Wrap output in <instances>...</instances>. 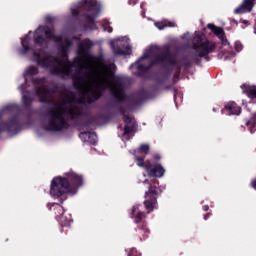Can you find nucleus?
Masks as SVG:
<instances>
[{"mask_svg": "<svg viewBox=\"0 0 256 256\" xmlns=\"http://www.w3.org/2000/svg\"><path fill=\"white\" fill-rule=\"evenodd\" d=\"M192 48L194 51H190L188 55L183 56L180 60L173 58L171 53V48L168 46L164 47V68L166 71H169V66L175 67L179 73L181 69H189L193 65H201V59L209 61V55L215 53L217 49V43L207 39L205 34H198L194 37Z\"/></svg>", "mask_w": 256, "mask_h": 256, "instance_id": "obj_1", "label": "nucleus"}, {"mask_svg": "<svg viewBox=\"0 0 256 256\" xmlns=\"http://www.w3.org/2000/svg\"><path fill=\"white\" fill-rule=\"evenodd\" d=\"M80 187H83V175L69 171L65 174V177L57 176L52 179L50 195L55 199H60V203H64L67 196L63 198V195H67V193L75 195Z\"/></svg>", "mask_w": 256, "mask_h": 256, "instance_id": "obj_2", "label": "nucleus"}, {"mask_svg": "<svg viewBox=\"0 0 256 256\" xmlns=\"http://www.w3.org/2000/svg\"><path fill=\"white\" fill-rule=\"evenodd\" d=\"M49 41H54L58 45L60 55L63 59H69V52L73 47V41L69 38L63 40V35H55V32L49 28L39 27L34 32V45L41 49L49 47Z\"/></svg>", "mask_w": 256, "mask_h": 256, "instance_id": "obj_3", "label": "nucleus"}, {"mask_svg": "<svg viewBox=\"0 0 256 256\" xmlns=\"http://www.w3.org/2000/svg\"><path fill=\"white\" fill-rule=\"evenodd\" d=\"M65 93V99L60 104H54V107L48 109L46 114L48 119V124L45 127L46 131L59 132L69 128V122L65 119V112L67 110L63 107H65L67 103H73L75 94L69 91H65Z\"/></svg>", "mask_w": 256, "mask_h": 256, "instance_id": "obj_4", "label": "nucleus"}, {"mask_svg": "<svg viewBox=\"0 0 256 256\" xmlns=\"http://www.w3.org/2000/svg\"><path fill=\"white\" fill-rule=\"evenodd\" d=\"M33 57L43 69H49L51 75L56 77H69L73 73V66L71 63H65L58 57L52 55L41 56V52L34 51Z\"/></svg>", "mask_w": 256, "mask_h": 256, "instance_id": "obj_5", "label": "nucleus"}, {"mask_svg": "<svg viewBox=\"0 0 256 256\" xmlns=\"http://www.w3.org/2000/svg\"><path fill=\"white\" fill-rule=\"evenodd\" d=\"M115 79V72L110 71L107 74V77H99L97 80L92 81V87L87 90L82 91V95L87 97V103L89 105L95 103V101H99L101 97H103V90L107 89L109 86V81H113Z\"/></svg>", "mask_w": 256, "mask_h": 256, "instance_id": "obj_6", "label": "nucleus"}, {"mask_svg": "<svg viewBox=\"0 0 256 256\" xmlns=\"http://www.w3.org/2000/svg\"><path fill=\"white\" fill-rule=\"evenodd\" d=\"M112 97H114L117 102L113 103L110 107L112 109H117L119 113L123 115V122L125 123L123 137H125V135H131V133H134V131L137 130V123L133 121L131 116H127V114H125V108H123V106H119V103L127 101L129 96H127L123 91L118 93L112 91Z\"/></svg>", "mask_w": 256, "mask_h": 256, "instance_id": "obj_7", "label": "nucleus"}, {"mask_svg": "<svg viewBox=\"0 0 256 256\" xmlns=\"http://www.w3.org/2000/svg\"><path fill=\"white\" fill-rule=\"evenodd\" d=\"M136 163L138 167L145 169L148 177H155L156 179H161L165 175V168L161 163L155 161H147L145 163V156H136Z\"/></svg>", "mask_w": 256, "mask_h": 256, "instance_id": "obj_8", "label": "nucleus"}, {"mask_svg": "<svg viewBox=\"0 0 256 256\" xmlns=\"http://www.w3.org/2000/svg\"><path fill=\"white\" fill-rule=\"evenodd\" d=\"M144 184L148 186V191L145 192L144 206L145 209L148 210L147 213H153V211H155V206L157 205L159 190L157 189V185L148 179L144 180Z\"/></svg>", "mask_w": 256, "mask_h": 256, "instance_id": "obj_9", "label": "nucleus"}, {"mask_svg": "<svg viewBox=\"0 0 256 256\" xmlns=\"http://www.w3.org/2000/svg\"><path fill=\"white\" fill-rule=\"evenodd\" d=\"M131 215L134 219V223L138 225L136 231L141 241H143V239H147L151 231L147 227V222L144 220L146 217L145 212H141V211L137 212V207L134 206L132 209Z\"/></svg>", "mask_w": 256, "mask_h": 256, "instance_id": "obj_10", "label": "nucleus"}, {"mask_svg": "<svg viewBox=\"0 0 256 256\" xmlns=\"http://www.w3.org/2000/svg\"><path fill=\"white\" fill-rule=\"evenodd\" d=\"M19 131H21V121L19 120V115H14L7 121L0 122V139L2 138L3 133H7L8 135H17Z\"/></svg>", "mask_w": 256, "mask_h": 256, "instance_id": "obj_11", "label": "nucleus"}, {"mask_svg": "<svg viewBox=\"0 0 256 256\" xmlns=\"http://www.w3.org/2000/svg\"><path fill=\"white\" fill-rule=\"evenodd\" d=\"M18 89L22 93V105L24 109H31L33 98H31V92L27 91V79H25V82Z\"/></svg>", "mask_w": 256, "mask_h": 256, "instance_id": "obj_12", "label": "nucleus"}, {"mask_svg": "<svg viewBox=\"0 0 256 256\" xmlns=\"http://www.w3.org/2000/svg\"><path fill=\"white\" fill-rule=\"evenodd\" d=\"M207 29L212 31L218 37L222 45L224 46L231 45L229 43V40H227V36L225 35V30H223V28L216 26L215 24L209 23L207 24Z\"/></svg>", "mask_w": 256, "mask_h": 256, "instance_id": "obj_13", "label": "nucleus"}, {"mask_svg": "<svg viewBox=\"0 0 256 256\" xmlns=\"http://www.w3.org/2000/svg\"><path fill=\"white\" fill-rule=\"evenodd\" d=\"M207 29L212 31L218 37L222 45L224 46L231 45L229 43V40H227V36L225 35V30H223V28L216 26L215 24L209 23L207 24Z\"/></svg>", "mask_w": 256, "mask_h": 256, "instance_id": "obj_14", "label": "nucleus"}, {"mask_svg": "<svg viewBox=\"0 0 256 256\" xmlns=\"http://www.w3.org/2000/svg\"><path fill=\"white\" fill-rule=\"evenodd\" d=\"M164 48L160 51L159 54H156L153 60L146 66V71H150L153 67L159 66L162 69H167V64H164Z\"/></svg>", "mask_w": 256, "mask_h": 256, "instance_id": "obj_15", "label": "nucleus"}, {"mask_svg": "<svg viewBox=\"0 0 256 256\" xmlns=\"http://www.w3.org/2000/svg\"><path fill=\"white\" fill-rule=\"evenodd\" d=\"M222 115H241V107L235 102H228L224 105V108L221 110Z\"/></svg>", "mask_w": 256, "mask_h": 256, "instance_id": "obj_16", "label": "nucleus"}, {"mask_svg": "<svg viewBox=\"0 0 256 256\" xmlns=\"http://www.w3.org/2000/svg\"><path fill=\"white\" fill-rule=\"evenodd\" d=\"M255 7V0H243L242 4L234 10V15H243V13H251Z\"/></svg>", "mask_w": 256, "mask_h": 256, "instance_id": "obj_17", "label": "nucleus"}, {"mask_svg": "<svg viewBox=\"0 0 256 256\" xmlns=\"http://www.w3.org/2000/svg\"><path fill=\"white\" fill-rule=\"evenodd\" d=\"M93 47V41H91L89 38H86L82 40V42L78 45V55L79 57H89V51Z\"/></svg>", "mask_w": 256, "mask_h": 256, "instance_id": "obj_18", "label": "nucleus"}, {"mask_svg": "<svg viewBox=\"0 0 256 256\" xmlns=\"http://www.w3.org/2000/svg\"><path fill=\"white\" fill-rule=\"evenodd\" d=\"M79 137L82 139V141H87V143H90V145H97V133L95 132H81Z\"/></svg>", "mask_w": 256, "mask_h": 256, "instance_id": "obj_19", "label": "nucleus"}, {"mask_svg": "<svg viewBox=\"0 0 256 256\" xmlns=\"http://www.w3.org/2000/svg\"><path fill=\"white\" fill-rule=\"evenodd\" d=\"M150 150L151 147L149 146V144H141L138 150H132V155L135 156V161H137V157H145L149 155Z\"/></svg>", "mask_w": 256, "mask_h": 256, "instance_id": "obj_20", "label": "nucleus"}, {"mask_svg": "<svg viewBox=\"0 0 256 256\" xmlns=\"http://www.w3.org/2000/svg\"><path fill=\"white\" fill-rule=\"evenodd\" d=\"M36 95L40 103H51V97L49 96L46 87L36 89Z\"/></svg>", "mask_w": 256, "mask_h": 256, "instance_id": "obj_21", "label": "nucleus"}, {"mask_svg": "<svg viewBox=\"0 0 256 256\" xmlns=\"http://www.w3.org/2000/svg\"><path fill=\"white\" fill-rule=\"evenodd\" d=\"M17 111H19V105L8 104L0 111V119H3L5 115H13V113H17Z\"/></svg>", "mask_w": 256, "mask_h": 256, "instance_id": "obj_22", "label": "nucleus"}, {"mask_svg": "<svg viewBox=\"0 0 256 256\" xmlns=\"http://www.w3.org/2000/svg\"><path fill=\"white\" fill-rule=\"evenodd\" d=\"M111 49L115 55H130L131 46H126V50H123L120 46H115V43L111 42Z\"/></svg>", "mask_w": 256, "mask_h": 256, "instance_id": "obj_23", "label": "nucleus"}, {"mask_svg": "<svg viewBox=\"0 0 256 256\" xmlns=\"http://www.w3.org/2000/svg\"><path fill=\"white\" fill-rule=\"evenodd\" d=\"M85 82V77L83 76H74L72 79L73 87L76 91L83 93V83Z\"/></svg>", "mask_w": 256, "mask_h": 256, "instance_id": "obj_24", "label": "nucleus"}, {"mask_svg": "<svg viewBox=\"0 0 256 256\" xmlns=\"http://www.w3.org/2000/svg\"><path fill=\"white\" fill-rule=\"evenodd\" d=\"M50 211L54 212L57 221L61 219L62 215H65V208H63L61 204H53L50 207Z\"/></svg>", "mask_w": 256, "mask_h": 256, "instance_id": "obj_25", "label": "nucleus"}, {"mask_svg": "<svg viewBox=\"0 0 256 256\" xmlns=\"http://www.w3.org/2000/svg\"><path fill=\"white\" fill-rule=\"evenodd\" d=\"M21 46L22 49L19 50L20 55H26L31 51V46H29V35H26L22 40H21Z\"/></svg>", "mask_w": 256, "mask_h": 256, "instance_id": "obj_26", "label": "nucleus"}, {"mask_svg": "<svg viewBox=\"0 0 256 256\" xmlns=\"http://www.w3.org/2000/svg\"><path fill=\"white\" fill-rule=\"evenodd\" d=\"M246 127L250 131V133H255L256 131V112L252 114L249 120H246Z\"/></svg>", "mask_w": 256, "mask_h": 256, "instance_id": "obj_27", "label": "nucleus"}, {"mask_svg": "<svg viewBox=\"0 0 256 256\" xmlns=\"http://www.w3.org/2000/svg\"><path fill=\"white\" fill-rule=\"evenodd\" d=\"M155 27H157V29H159L160 31H163V29L167 27H176V25H175V22H171L169 20H163L160 22H156Z\"/></svg>", "mask_w": 256, "mask_h": 256, "instance_id": "obj_28", "label": "nucleus"}, {"mask_svg": "<svg viewBox=\"0 0 256 256\" xmlns=\"http://www.w3.org/2000/svg\"><path fill=\"white\" fill-rule=\"evenodd\" d=\"M57 221L60 223L61 227H69L73 220L71 219V215H69V217L62 215Z\"/></svg>", "mask_w": 256, "mask_h": 256, "instance_id": "obj_29", "label": "nucleus"}, {"mask_svg": "<svg viewBox=\"0 0 256 256\" xmlns=\"http://www.w3.org/2000/svg\"><path fill=\"white\" fill-rule=\"evenodd\" d=\"M35 75H39V69L35 66H30L25 71L26 77H35Z\"/></svg>", "mask_w": 256, "mask_h": 256, "instance_id": "obj_30", "label": "nucleus"}, {"mask_svg": "<svg viewBox=\"0 0 256 256\" xmlns=\"http://www.w3.org/2000/svg\"><path fill=\"white\" fill-rule=\"evenodd\" d=\"M173 73V69H168L167 72L163 75V78H157V83H165L166 81H169V78L171 77Z\"/></svg>", "mask_w": 256, "mask_h": 256, "instance_id": "obj_31", "label": "nucleus"}, {"mask_svg": "<svg viewBox=\"0 0 256 256\" xmlns=\"http://www.w3.org/2000/svg\"><path fill=\"white\" fill-rule=\"evenodd\" d=\"M85 17H86V24L88 25L89 29H93V27H95V17H93L90 14H87Z\"/></svg>", "mask_w": 256, "mask_h": 256, "instance_id": "obj_32", "label": "nucleus"}, {"mask_svg": "<svg viewBox=\"0 0 256 256\" xmlns=\"http://www.w3.org/2000/svg\"><path fill=\"white\" fill-rule=\"evenodd\" d=\"M68 114L71 116V119H73V120L78 119L79 117L83 116L82 112H75V110L73 108H70L68 110Z\"/></svg>", "mask_w": 256, "mask_h": 256, "instance_id": "obj_33", "label": "nucleus"}, {"mask_svg": "<svg viewBox=\"0 0 256 256\" xmlns=\"http://www.w3.org/2000/svg\"><path fill=\"white\" fill-rule=\"evenodd\" d=\"M83 7H87L88 11H91L93 7H95L96 3L93 0H82Z\"/></svg>", "mask_w": 256, "mask_h": 256, "instance_id": "obj_34", "label": "nucleus"}, {"mask_svg": "<svg viewBox=\"0 0 256 256\" xmlns=\"http://www.w3.org/2000/svg\"><path fill=\"white\" fill-rule=\"evenodd\" d=\"M57 89H59L58 87H57V85H55V86H53L52 88H46V93H48V96H50L51 97V95H55V94H57Z\"/></svg>", "mask_w": 256, "mask_h": 256, "instance_id": "obj_35", "label": "nucleus"}, {"mask_svg": "<svg viewBox=\"0 0 256 256\" xmlns=\"http://www.w3.org/2000/svg\"><path fill=\"white\" fill-rule=\"evenodd\" d=\"M130 103L134 105V107H137V105H141V103H143V98L131 99Z\"/></svg>", "mask_w": 256, "mask_h": 256, "instance_id": "obj_36", "label": "nucleus"}, {"mask_svg": "<svg viewBox=\"0 0 256 256\" xmlns=\"http://www.w3.org/2000/svg\"><path fill=\"white\" fill-rule=\"evenodd\" d=\"M235 50L239 53L240 51H243V44L241 41H236L235 42Z\"/></svg>", "mask_w": 256, "mask_h": 256, "instance_id": "obj_37", "label": "nucleus"}, {"mask_svg": "<svg viewBox=\"0 0 256 256\" xmlns=\"http://www.w3.org/2000/svg\"><path fill=\"white\" fill-rule=\"evenodd\" d=\"M128 256H141V253H139L135 248H132L129 250Z\"/></svg>", "mask_w": 256, "mask_h": 256, "instance_id": "obj_38", "label": "nucleus"}, {"mask_svg": "<svg viewBox=\"0 0 256 256\" xmlns=\"http://www.w3.org/2000/svg\"><path fill=\"white\" fill-rule=\"evenodd\" d=\"M137 69L140 73H147V67L144 64H139Z\"/></svg>", "mask_w": 256, "mask_h": 256, "instance_id": "obj_39", "label": "nucleus"}, {"mask_svg": "<svg viewBox=\"0 0 256 256\" xmlns=\"http://www.w3.org/2000/svg\"><path fill=\"white\" fill-rule=\"evenodd\" d=\"M104 31L108 33H113V27L109 26V24H104Z\"/></svg>", "mask_w": 256, "mask_h": 256, "instance_id": "obj_40", "label": "nucleus"}, {"mask_svg": "<svg viewBox=\"0 0 256 256\" xmlns=\"http://www.w3.org/2000/svg\"><path fill=\"white\" fill-rule=\"evenodd\" d=\"M145 59H149V53H144V54L138 59V61H145Z\"/></svg>", "mask_w": 256, "mask_h": 256, "instance_id": "obj_41", "label": "nucleus"}, {"mask_svg": "<svg viewBox=\"0 0 256 256\" xmlns=\"http://www.w3.org/2000/svg\"><path fill=\"white\" fill-rule=\"evenodd\" d=\"M79 9H77V8H74V9H72V15L74 16V17H77V16H79Z\"/></svg>", "mask_w": 256, "mask_h": 256, "instance_id": "obj_42", "label": "nucleus"}, {"mask_svg": "<svg viewBox=\"0 0 256 256\" xmlns=\"http://www.w3.org/2000/svg\"><path fill=\"white\" fill-rule=\"evenodd\" d=\"M91 120H87V121H85L84 123H83V126L84 127H91Z\"/></svg>", "mask_w": 256, "mask_h": 256, "instance_id": "obj_43", "label": "nucleus"}, {"mask_svg": "<svg viewBox=\"0 0 256 256\" xmlns=\"http://www.w3.org/2000/svg\"><path fill=\"white\" fill-rule=\"evenodd\" d=\"M160 159H161V155H159V154H155V155L153 156V160H154V161H160Z\"/></svg>", "mask_w": 256, "mask_h": 256, "instance_id": "obj_44", "label": "nucleus"}, {"mask_svg": "<svg viewBox=\"0 0 256 256\" xmlns=\"http://www.w3.org/2000/svg\"><path fill=\"white\" fill-rule=\"evenodd\" d=\"M46 23H53V17L51 16L46 17Z\"/></svg>", "mask_w": 256, "mask_h": 256, "instance_id": "obj_45", "label": "nucleus"}, {"mask_svg": "<svg viewBox=\"0 0 256 256\" xmlns=\"http://www.w3.org/2000/svg\"><path fill=\"white\" fill-rule=\"evenodd\" d=\"M138 96H139V97L145 96V90H140V91L138 92Z\"/></svg>", "mask_w": 256, "mask_h": 256, "instance_id": "obj_46", "label": "nucleus"}, {"mask_svg": "<svg viewBox=\"0 0 256 256\" xmlns=\"http://www.w3.org/2000/svg\"><path fill=\"white\" fill-rule=\"evenodd\" d=\"M181 75V72L177 71L175 74H174V79H179Z\"/></svg>", "mask_w": 256, "mask_h": 256, "instance_id": "obj_47", "label": "nucleus"}, {"mask_svg": "<svg viewBox=\"0 0 256 256\" xmlns=\"http://www.w3.org/2000/svg\"><path fill=\"white\" fill-rule=\"evenodd\" d=\"M210 217H211V213H208L204 215V220L207 221V219H209Z\"/></svg>", "mask_w": 256, "mask_h": 256, "instance_id": "obj_48", "label": "nucleus"}, {"mask_svg": "<svg viewBox=\"0 0 256 256\" xmlns=\"http://www.w3.org/2000/svg\"><path fill=\"white\" fill-rule=\"evenodd\" d=\"M202 209H203V211H209V205H204V206L202 207Z\"/></svg>", "mask_w": 256, "mask_h": 256, "instance_id": "obj_49", "label": "nucleus"}, {"mask_svg": "<svg viewBox=\"0 0 256 256\" xmlns=\"http://www.w3.org/2000/svg\"><path fill=\"white\" fill-rule=\"evenodd\" d=\"M243 24H244V25H249V21L244 20V21H243Z\"/></svg>", "mask_w": 256, "mask_h": 256, "instance_id": "obj_50", "label": "nucleus"}, {"mask_svg": "<svg viewBox=\"0 0 256 256\" xmlns=\"http://www.w3.org/2000/svg\"><path fill=\"white\" fill-rule=\"evenodd\" d=\"M39 82H41V80H39V79L34 80V83H39Z\"/></svg>", "mask_w": 256, "mask_h": 256, "instance_id": "obj_51", "label": "nucleus"}, {"mask_svg": "<svg viewBox=\"0 0 256 256\" xmlns=\"http://www.w3.org/2000/svg\"><path fill=\"white\" fill-rule=\"evenodd\" d=\"M213 111L216 113V111H219V108H213Z\"/></svg>", "mask_w": 256, "mask_h": 256, "instance_id": "obj_52", "label": "nucleus"}, {"mask_svg": "<svg viewBox=\"0 0 256 256\" xmlns=\"http://www.w3.org/2000/svg\"><path fill=\"white\" fill-rule=\"evenodd\" d=\"M165 89H169V86H166Z\"/></svg>", "mask_w": 256, "mask_h": 256, "instance_id": "obj_53", "label": "nucleus"}, {"mask_svg": "<svg viewBox=\"0 0 256 256\" xmlns=\"http://www.w3.org/2000/svg\"><path fill=\"white\" fill-rule=\"evenodd\" d=\"M148 53H151V50H148Z\"/></svg>", "mask_w": 256, "mask_h": 256, "instance_id": "obj_54", "label": "nucleus"}]
</instances>
